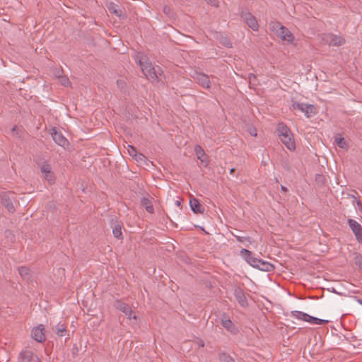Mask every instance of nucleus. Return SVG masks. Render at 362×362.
Here are the masks:
<instances>
[{"mask_svg": "<svg viewBox=\"0 0 362 362\" xmlns=\"http://www.w3.org/2000/svg\"><path fill=\"white\" fill-rule=\"evenodd\" d=\"M133 158H134L139 165L144 163L146 160V158L141 153H137V154L134 156Z\"/></svg>", "mask_w": 362, "mask_h": 362, "instance_id": "nucleus-24", "label": "nucleus"}, {"mask_svg": "<svg viewBox=\"0 0 362 362\" xmlns=\"http://www.w3.org/2000/svg\"><path fill=\"white\" fill-rule=\"evenodd\" d=\"M127 151L129 156H131L132 158L135 156L138 153L136 149L132 145H128Z\"/></svg>", "mask_w": 362, "mask_h": 362, "instance_id": "nucleus-28", "label": "nucleus"}, {"mask_svg": "<svg viewBox=\"0 0 362 362\" xmlns=\"http://www.w3.org/2000/svg\"><path fill=\"white\" fill-rule=\"evenodd\" d=\"M117 308L121 312H122L123 313L126 314V313L130 312V308H131L127 304H125V303H119V305L117 306Z\"/></svg>", "mask_w": 362, "mask_h": 362, "instance_id": "nucleus-25", "label": "nucleus"}, {"mask_svg": "<svg viewBox=\"0 0 362 362\" xmlns=\"http://www.w3.org/2000/svg\"><path fill=\"white\" fill-rule=\"evenodd\" d=\"M281 191L284 192H287V189L284 186H281Z\"/></svg>", "mask_w": 362, "mask_h": 362, "instance_id": "nucleus-34", "label": "nucleus"}, {"mask_svg": "<svg viewBox=\"0 0 362 362\" xmlns=\"http://www.w3.org/2000/svg\"><path fill=\"white\" fill-rule=\"evenodd\" d=\"M233 171H234V169H231L230 170V173H233Z\"/></svg>", "mask_w": 362, "mask_h": 362, "instance_id": "nucleus-38", "label": "nucleus"}, {"mask_svg": "<svg viewBox=\"0 0 362 362\" xmlns=\"http://www.w3.org/2000/svg\"><path fill=\"white\" fill-rule=\"evenodd\" d=\"M272 30L281 38V40L287 44H293L295 37L293 33L285 26L282 25L279 22L272 23Z\"/></svg>", "mask_w": 362, "mask_h": 362, "instance_id": "nucleus-4", "label": "nucleus"}, {"mask_svg": "<svg viewBox=\"0 0 362 362\" xmlns=\"http://www.w3.org/2000/svg\"><path fill=\"white\" fill-rule=\"evenodd\" d=\"M51 134L52 139L56 144L62 147H66V146H68V140L62 135V133L58 132L55 128L52 129Z\"/></svg>", "mask_w": 362, "mask_h": 362, "instance_id": "nucleus-14", "label": "nucleus"}, {"mask_svg": "<svg viewBox=\"0 0 362 362\" xmlns=\"http://www.w3.org/2000/svg\"><path fill=\"white\" fill-rule=\"evenodd\" d=\"M325 40L330 46H340L344 44L345 40L339 35L328 34L325 36Z\"/></svg>", "mask_w": 362, "mask_h": 362, "instance_id": "nucleus-13", "label": "nucleus"}, {"mask_svg": "<svg viewBox=\"0 0 362 362\" xmlns=\"http://www.w3.org/2000/svg\"><path fill=\"white\" fill-rule=\"evenodd\" d=\"M192 77L204 88L209 89L211 87V82L209 76L203 73L196 72Z\"/></svg>", "mask_w": 362, "mask_h": 362, "instance_id": "nucleus-10", "label": "nucleus"}, {"mask_svg": "<svg viewBox=\"0 0 362 362\" xmlns=\"http://www.w3.org/2000/svg\"><path fill=\"white\" fill-rule=\"evenodd\" d=\"M59 83L65 87H68L71 85V82H70L69 79L66 76L59 77Z\"/></svg>", "mask_w": 362, "mask_h": 362, "instance_id": "nucleus-26", "label": "nucleus"}, {"mask_svg": "<svg viewBox=\"0 0 362 362\" xmlns=\"http://www.w3.org/2000/svg\"><path fill=\"white\" fill-rule=\"evenodd\" d=\"M125 315L128 317V318H129V320H131V319H134V320H136V318H137V317H136V315L135 314H134V313H133V311H132V308H130V312H129V313H126Z\"/></svg>", "mask_w": 362, "mask_h": 362, "instance_id": "nucleus-30", "label": "nucleus"}, {"mask_svg": "<svg viewBox=\"0 0 362 362\" xmlns=\"http://www.w3.org/2000/svg\"><path fill=\"white\" fill-rule=\"evenodd\" d=\"M21 362H40V359L32 351H25L21 354Z\"/></svg>", "mask_w": 362, "mask_h": 362, "instance_id": "nucleus-16", "label": "nucleus"}, {"mask_svg": "<svg viewBox=\"0 0 362 362\" xmlns=\"http://www.w3.org/2000/svg\"><path fill=\"white\" fill-rule=\"evenodd\" d=\"M194 151L197 156V159H199L201 162V164L206 167L209 163V156L205 153L203 148L199 145H197L194 148Z\"/></svg>", "mask_w": 362, "mask_h": 362, "instance_id": "nucleus-11", "label": "nucleus"}, {"mask_svg": "<svg viewBox=\"0 0 362 362\" xmlns=\"http://www.w3.org/2000/svg\"><path fill=\"white\" fill-rule=\"evenodd\" d=\"M66 332V327L62 325V327H59L57 331V334L59 337L64 336V334Z\"/></svg>", "mask_w": 362, "mask_h": 362, "instance_id": "nucleus-29", "label": "nucleus"}, {"mask_svg": "<svg viewBox=\"0 0 362 362\" xmlns=\"http://www.w3.org/2000/svg\"><path fill=\"white\" fill-rule=\"evenodd\" d=\"M291 315L296 319L303 320L307 322H309L313 325H325L328 323L329 320L319 319L313 316L309 315L307 313L300 311H293Z\"/></svg>", "mask_w": 362, "mask_h": 362, "instance_id": "nucleus-5", "label": "nucleus"}, {"mask_svg": "<svg viewBox=\"0 0 362 362\" xmlns=\"http://www.w3.org/2000/svg\"><path fill=\"white\" fill-rule=\"evenodd\" d=\"M208 4H211L214 6H218V0H205Z\"/></svg>", "mask_w": 362, "mask_h": 362, "instance_id": "nucleus-32", "label": "nucleus"}, {"mask_svg": "<svg viewBox=\"0 0 362 362\" xmlns=\"http://www.w3.org/2000/svg\"><path fill=\"white\" fill-rule=\"evenodd\" d=\"M136 59L139 61L142 72L148 79L155 80L157 78L155 69L146 56L138 53L136 55Z\"/></svg>", "mask_w": 362, "mask_h": 362, "instance_id": "nucleus-3", "label": "nucleus"}, {"mask_svg": "<svg viewBox=\"0 0 362 362\" xmlns=\"http://www.w3.org/2000/svg\"><path fill=\"white\" fill-rule=\"evenodd\" d=\"M240 254L245 257L246 261L254 267H257L260 270L267 272L272 271L274 269V266L272 264L253 257L252 252L248 250L243 249L240 251Z\"/></svg>", "mask_w": 362, "mask_h": 362, "instance_id": "nucleus-1", "label": "nucleus"}, {"mask_svg": "<svg viewBox=\"0 0 362 362\" xmlns=\"http://www.w3.org/2000/svg\"><path fill=\"white\" fill-rule=\"evenodd\" d=\"M204 344L202 342V344H200V346H204Z\"/></svg>", "mask_w": 362, "mask_h": 362, "instance_id": "nucleus-37", "label": "nucleus"}, {"mask_svg": "<svg viewBox=\"0 0 362 362\" xmlns=\"http://www.w3.org/2000/svg\"><path fill=\"white\" fill-rule=\"evenodd\" d=\"M348 224L356 240L362 244V226L356 221L349 218Z\"/></svg>", "mask_w": 362, "mask_h": 362, "instance_id": "nucleus-8", "label": "nucleus"}, {"mask_svg": "<svg viewBox=\"0 0 362 362\" xmlns=\"http://www.w3.org/2000/svg\"><path fill=\"white\" fill-rule=\"evenodd\" d=\"M6 194H7L6 192L3 193V194L1 195V196H2V197H4V196H6Z\"/></svg>", "mask_w": 362, "mask_h": 362, "instance_id": "nucleus-36", "label": "nucleus"}, {"mask_svg": "<svg viewBox=\"0 0 362 362\" xmlns=\"http://www.w3.org/2000/svg\"><path fill=\"white\" fill-rule=\"evenodd\" d=\"M2 204L7 209L9 212L13 213L15 211V208L13 203L8 200L3 199Z\"/></svg>", "mask_w": 362, "mask_h": 362, "instance_id": "nucleus-23", "label": "nucleus"}, {"mask_svg": "<svg viewBox=\"0 0 362 362\" xmlns=\"http://www.w3.org/2000/svg\"><path fill=\"white\" fill-rule=\"evenodd\" d=\"M222 325L230 333L235 334L238 333V329L233 324V322L229 319H225L222 320Z\"/></svg>", "mask_w": 362, "mask_h": 362, "instance_id": "nucleus-17", "label": "nucleus"}, {"mask_svg": "<svg viewBox=\"0 0 362 362\" xmlns=\"http://www.w3.org/2000/svg\"><path fill=\"white\" fill-rule=\"evenodd\" d=\"M235 298L239 302V303L241 305V306L245 307L247 305V300L246 298L243 293V292L241 290H235Z\"/></svg>", "mask_w": 362, "mask_h": 362, "instance_id": "nucleus-18", "label": "nucleus"}, {"mask_svg": "<svg viewBox=\"0 0 362 362\" xmlns=\"http://www.w3.org/2000/svg\"><path fill=\"white\" fill-rule=\"evenodd\" d=\"M142 204L148 212L151 214L153 212V206L150 200H148V199H144L142 200Z\"/></svg>", "mask_w": 362, "mask_h": 362, "instance_id": "nucleus-22", "label": "nucleus"}, {"mask_svg": "<svg viewBox=\"0 0 362 362\" xmlns=\"http://www.w3.org/2000/svg\"><path fill=\"white\" fill-rule=\"evenodd\" d=\"M278 132L279 139L285 146L290 151H294L296 149V142L290 129L284 124H280L278 127Z\"/></svg>", "mask_w": 362, "mask_h": 362, "instance_id": "nucleus-2", "label": "nucleus"}, {"mask_svg": "<svg viewBox=\"0 0 362 362\" xmlns=\"http://www.w3.org/2000/svg\"><path fill=\"white\" fill-rule=\"evenodd\" d=\"M246 23L248 26L252 28L253 30H257L259 28L258 22L255 16H253L251 13H247L243 16Z\"/></svg>", "mask_w": 362, "mask_h": 362, "instance_id": "nucleus-15", "label": "nucleus"}, {"mask_svg": "<svg viewBox=\"0 0 362 362\" xmlns=\"http://www.w3.org/2000/svg\"><path fill=\"white\" fill-rule=\"evenodd\" d=\"M248 132L251 136H257V130L255 128L250 127L248 129Z\"/></svg>", "mask_w": 362, "mask_h": 362, "instance_id": "nucleus-31", "label": "nucleus"}, {"mask_svg": "<svg viewBox=\"0 0 362 362\" xmlns=\"http://www.w3.org/2000/svg\"><path fill=\"white\" fill-rule=\"evenodd\" d=\"M293 106V109L300 110L308 118L313 117L317 113L316 107L313 105L295 103Z\"/></svg>", "mask_w": 362, "mask_h": 362, "instance_id": "nucleus-7", "label": "nucleus"}, {"mask_svg": "<svg viewBox=\"0 0 362 362\" xmlns=\"http://www.w3.org/2000/svg\"><path fill=\"white\" fill-rule=\"evenodd\" d=\"M189 206L194 214H202L204 212V207L200 204L199 200L192 195H190Z\"/></svg>", "mask_w": 362, "mask_h": 362, "instance_id": "nucleus-12", "label": "nucleus"}, {"mask_svg": "<svg viewBox=\"0 0 362 362\" xmlns=\"http://www.w3.org/2000/svg\"><path fill=\"white\" fill-rule=\"evenodd\" d=\"M357 264H358V267H360V269H362V259L359 260Z\"/></svg>", "mask_w": 362, "mask_h": 362, "instance_id": "nucleus-33", "label": "nucleus"}, {"mask_svg": "<svg viewBox=\"0 0 362 362\" xmlns=\"http://www.w3.org/2000/svg\"><path fill=\"white\" fill-rule=\"evenodd\" d=\"M40 172L42 175V178L47 181L49 185H52L55 182V176L52 171V167L48 163H42L40 165Z\"/></svg>", "mask_w": 362, "mask_h": 362, "instance_id": "nucleus-6", "label": "nucleus"}, {"mask_svg": "<svg viewBox=\"0 0 362 362\" xmlns=\"http://www.w3.org/2000/svg\"><path fill=\"white\" fill-rule=\"evenodd\" d=\"M108 9L109 11L111 12V13H113L115 14H116L117 16H119L120 15V11L118 10L117 8V6L113 4H111L109 6H108Z\"/></svg>", "mask_w": 362, "mask_h": 362, "instance_id": "nucleus-27", "label": "nucleus"}, {"mask_svg": "<svg viewBox=\"0 0 362 362\" xmlns=\"http://www.w3.org/2000/svg\"><path fill=\"white\" fill-rule=\"evenodd\" d=\"M335 142L341 148H346L348 146L345 139L339 135L335 137Z\"/></svg>", "mask_w": 362, "mask_h": 362, "instance_id": "nucleus-21", "label": "nucleus"}, {"mask_svg": "<svg viewBox=\"0 0 362 362\" xmlns=\"http://www.w3.org/2000/svg\"><path fill=\"white\" fill-rule=\"evenodd\" d=\"M18 273L23 279L26 280H28L31 276V271L26 267H19Z\"/></svg>", "mask_w": 362, "mask_h": 362, "instance_id": "nucleus-19", "label": "nucleus"}, {"mask_svg": "<svg viewBox=\"0 0 362 362\" xmlns=\"http://www.w3.org/2000/svg\"><path fill=\"white\" fill-rule=\"evenodd\" d=\"M115 238L117 239H122V226L119 224L116 225L112 230Z\"/></svg>", "mask_w": 362, "mask_h": 362, "instance_id": "nucleus-20", "label": "nucleus"}, {"mask_svg": "<svg viewBox=\"0 0 362 362\" xmlns=\"http://www.w3.org/2000/svg\"><path fill=\"white\" fill-rule=\"evenodd\" d=\"M32 337L37 342H43L45 341V331L43 325H39L34 327L31 332Z\"/></svg>", "mask_w": 362, "mask_h": 362, "instance_id": "nucleus-9", "label": "nucleus"}, {"mask_svg": "<svg viewBox=\"0 0 362 362\" xmlns=\"http://www.w3.org/2000/svg\"><path fill=\"white\" fill-rule=\"evenodd\" d=\"M176 205H177L178 206H180V202L179 201H177L176 202Z\"/></svg>", "mask_w": 362, "mask_h": 362, "instance_id": "nucleus-35", "label": "nucleus"}]
</instances>
